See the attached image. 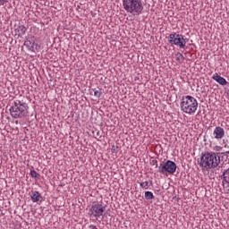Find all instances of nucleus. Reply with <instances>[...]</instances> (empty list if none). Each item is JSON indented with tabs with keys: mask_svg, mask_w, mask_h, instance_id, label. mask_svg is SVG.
I'll return each instance as SVG.
<instances>
[{
	"mask_svg": "<svg viewBox=\"0 0 229 229\" xmlns=\"http://www.w3.org/2000/svg\"><path fill=\"white\" fill-rule=\"evenodd\" d=\"M30 198H31V201L33 203H38V201H40V199L42 198V196L40 195V192H38V191H32Z\"/></svg>",
	"mask_w": 229,
	"mask_h": 229,
	"instance_id": "9b49d317",
	"label": "nucleus"
},
{
	"mask_svg": "<svg viewBox=\"0 0 229 229\" xmlns=\"http://www.w3.org/2000/svg\"><path fill=\"white\" fill-rule=\"evenodd\" d=\"M29 108L30 106H28L26 102L14 100L13 105L10 108L11 117H13V119H22V117H26V115H28Z\"/></svg>",
	"mask_w": 229,
	"mask_h": 229,
	"instance_id": "7ed1b4c3",
	"label": "nucleus"
},
{
	"mask_svg": "<svg viewBox=\"0 0 229 229\" xmlns=\"http://www.w3.org/2000/svg\"><path fill=\"white\" fill-rule=\"evenodd\" d=\"M101 91H99V90H95V92H94V96L96 97V98H101Z\"/></svg>",
	"mask_w": 229,
	"mask_h": 229,
	"instance_id": "a211bd4d",
	"label": "nucleus"
},
{
	"mask_svg": "<svg viewBox=\"0 0 229 229\" xmlns=\"http://www.w3.org/2000/svg\"><path fill=\"white\" fill-rule=\"evenodd\" d=\"M111 151H112V153H115V151H117L116 149H115V146H112V148H111Z\"/></svg>",
	"mask_w": 229,
	"mask_h": 229,
	"instance_id": "6ab92c4d",
	"label": "nucleus"
},
{
	"mask_svg": "<svg viewBox=\"0 0 229 229\" xmlns=\"http://www.w3.org/2000/svg\"><path fill=\"white\" fill-rule=\"evenodd\" d=\"M175 58L176 61L178 62V64H183L185 57L183 56V55L182 53H177L175 55Z\"/></svg>",
	"mask_w": 229,
	"mask_h": 229,
	"instance_id": "f8f14e48",
	"label": "nucleus"
},
{
	"mask_svg": "<svg viewBox=\"0 0 229 229\" xmlns=\"http://www.w3.org/2000/svg\"><path fill=\"white\" fill-rule=\"evenodd\" d=\"M30 176L32 177V178H36V179H38V173H37V171H35V170H31L30 171Z\"/></svg>",
	"mask_w": 229,
	"mask_h": 229,
	"instance_id": "dca6fc26",
	"label": "nucleus"
},
{
	"mask_svg": "<svg viewBox=\"0 0 229 229\" xmlns=\"http://www.w3.org/2000/svg\"><path fill=\"white\" fill-rule=\"evenodd\" d=\"M214 139L221 140L225 137V129L223 127H216L213 131Z\"/></svg>",
	"mask_w": 229,
	"mask_h": 229,
	"instance_id": "1a4fd4ad",
	"label": "nucleus"
},
{
	"mask_svg": "<svg viewBox=\"0 0 229 229\" xmlns=\"http://www.w3.org/2000/svg\"><path fill=\"white\" fill-rule=\"evenodd\" d=\"M153 198H155V195H153V192L151 191L145 192V199H153Z\"/></svg>",
	"mask_w": 229,
	"mask_h": 229,
	"instance_id": "4468645a",
	"label": "nucleus"
},
{
	"mask_svg": "<svg viewBox=\"0 0 229 229\" xmlns=\"http://www.w3.org/2000/svg\"><path fill=\"white\" fill-rule=\"evenodd\" d=\"M18 33H19V35H24V33H26V27H24L22 25L19 26Z\"/></svg>",
	"mask_w": 229,
	"mask_h": 229,
	"instance_id": "2eb2a0df",
	"label": "nucleus"
},
{
	"mask_svg": "<svg viewBox=\"0 0 229 229\" xmlns=\"http://www.w3.org/2000/svg\"><path fill=\"white\" fill-rule=\"evenodd\" d=\"M214 151H216V153H221V151H223V147L221 146H215L213 148Z\"/></svg>",
	"mask_w": 229,
	"mask_h": 229,
	"instance_id": "f3484780",
	"label": "nucleus"
},
{
	"mask_svg": "<svg viewBox=\"0 0 229 229\" xmlns=\"http://www.w3.org/2000/svg\"><path fill=\"white\" fill-rule=\"evenodd\" d=\"M89 229H98V227H96V225H89Z\"/></svg>",
	"mask_w": 229,
	"mask_h": 229,
	"instance_id": "aec40b11",
	"label": "nucleus"
},
{
	"mask_svg": "<svg viewBox=\"0 0 229 229\" xmlns=\"http://www.w3.org/2000/svg\"><path fill=\"white\" fill-rule=\"evenodd\" d=\"M159 173H161V174H165V173L174 174V173H176V163L167 160L164 165H159Z\"/></svg>",
	"mask_w": 229,
	"mask_h": 229,
	"instance_id": "0eeeda50",
	"label": "nucleus"
},
{
	"mask_svg": "<svg viewBox=\"0 0 229 229\" xmlns=\"http://www.w3.org/2000/svg\"><path fill=\"white\" fill-rule=\"evenodd\" d=\"M180 106L182 112L184 114H188V115H194L198 110V100L192 96H184L182 98Z\"/></svg>",
	"mask_w": 229,
	"mask_h": 229,
	"instance_id": "f03ea898",
	"label": "nucleus"
},
{
	"mask_svg": "<svg viewBox=\"0 0 229 229\" xmlns=\"http://www.w3.org/2000/svg\"><path fill=\"white\" fill-rule=\"evenodd\" d=\"M105 212H106V206H104L101 202H93L89 208V216L95 218L96 221H103L105 219Z\"/></svg>",
	"mask_w": 229,
	"mask_h": 229,
	"instance_id": "39448f33",
	"label": "nucleus"
},
{
	"mask_svg": "<svg viewBox=\"0 0 229 229\" xmlns=\"http://www.w3.org/2000/svg\"><path fill=\"white\" fill-rule=\"evenodd\" d=\"M0 4H4V0H0Z\"/></svg>",
	"mask_w": 229,
	"mask_h": 229,
	"instance_id": "412c9836",
	"label": "nucleus"
},
{
	"mask_svg": "<svg viewBox=\"0 0 229 229\" xmlns=\"http://www.w3.org/2000/svg\"><path fill=\"white\" fill-rule=\"evenodd\" d=\"M168 42L174 46H177L181 49H184L187 40L183 38L182 34L173 33L168 36Z\"/></svg>",
	"mask_w": 229,
	"mask_h": 229,
	"instance_id": "423d86ee",
	"label": "nucleus"
},
{
	"mask_svg": "<svg viewBox=\"0 0 229 229\" xmlns=\"http://www.w3.org/2000/svg\"><path fill=\"white\" fill-rule=\"evenodd\" d=\"M199 164L204 171H209V169H216L221 164V157L216 152H205L201 154Z\"/></svg>",
	"mask_w": 229,
	"mask_h": 229,
	"instance_id": "f257e3e1",
	"label": "nucleus"
},
{
	"mask_svg": "<svg viewBox=\"0 0 229 229\" xmlns=\"http://www.w3.org/2000/svg\"><path fill=\"white\" fill-rule=\"evenodd\" d=\"M140 187H141V189H145V190L149 189V182L145 181L143 182H140Z\"/></svg>",
	"mask_w": 229,
	"mask_h": 229,
	"instance_id": "ddd939ff",
	"label": "nucleus"
},
{
	"mask_svg": "<svg viewBox=\"0 0 229 229\" xmlns=\"http://www.w3.org/2000/svg\"><path fill=\"white\" fill-rule=\"evenodd\" d=\"M25 47L29 49V51H32V53H35V51H38L40 49V46L35 42L33 38L27 39L24 42Z\"/></svg>",
	"mask_w": 229,
	"mask_h": 229,
	"instance_id": "6e6552de",
	"label": "nucleus"
},
{
	"mask_svg": "<svg viewBox=\"0 0 229 229\" xmlns=\"http://www.w3.org/2000/svg\"><path fill=\"white\" fill-rule=\"evenodd\" d=\"M213 80L216 81V83H219V85H226L228 81H226V79L221 77L218 73H214L212 76Z\"/></svg>",
	"mask_w": 229,
	"mask_h": 229,
	"instance_id": "9d476101",
	"label": "nucleus"
},
{
	"mask_svg": "<svg viewBox=\"0 0 229 229\" xmlns=\"http://www.w3.org/2000/svg\"><path fill=\"white\" fill-rule=\"evenodd\" d=\"M123 6L127 13L140 15L144 10L142 0H123Z\"/></svg>",
	"mask_w": 229,
	"mask_h": 229,
	"instance_id": "20e7f679",
	"label": "nucleus"
}]
</instances>
